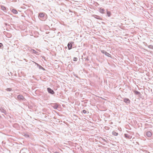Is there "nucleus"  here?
<instances>
[{"instance_id":"obj_21","label":"nucleus","mask_w":153,"mask_h":153,"mask_svg":"<svg viewBox=\"0 0 153 153\" xmlns=\"http://www.w3.org/2000/svg\"><path fill=\"white\" fill-rule=\"evenodd\" d=\"M148 47L150 48H151V49L153 48V46L151 45H149L148 46Z\"/></svg>"},{"instance_id":"obj_25","label":"nucleus","mask_w":153,"mask_h":153,"mask_svg":"<svg viewBox=\"0 0 153 153\" xmlns=\"http://www.w3.org/2000/svg\"><path fill=\"white\" fill-rule=\"evenodd\" d=\"M27 136H28V137H29V135H27Z\"/></svg>"},{"instance_id":"obj_19","label":"nucleus","mask_w":153,"mask_h":153,"mask_svg":"<svg viewBox=\"0 0 153 153\" xmlns=\"http://www.w3.org/2000/svg\"><path fill=\"white\" fill-rule=\"evenodd\" d=\"M12 90V89L10 88H8L6 89V90L8 91H10Z\"/></svg>"},{"instance_id":"obj_2","label":"nucleus","mask_w":153,"mask_h":153,"mask_svg":"<svg viewBox=\"0 0 153 153\" xmlns=\"http://www.w3.org/2000/svg\"><path fill=\"white\" fill-rule=\"evenodd\" d=\"M73 42H69L68 44V50H70L72 48V44L74 43Z\"/></svg>"},{"instance_id":"obj_9","label":"nucleus","mask_w":153,"mask_h":153,"mask_svg":"<svg viewBox=\"0 0 153 153\" xmlns=\"http://www.w3.org/2000/svg\"><path fill=\"white\" fill-rule=\"evenodd\" d=\"M11 11H12V12H13L14 14H17L18 13L17 11L15 9H12V10Z\"/></svg>"},{"instance_id":"obj_7","label":"nucleus","mask_w":153,"mask_h":153,"mask_svg":"<svg viewBox=\"0 0 153 153\" xmlns=\"http://www.w3.org/2000/svg\"><path fill=\"white\" fill-rule=\"evenodd\" d=\"M124 102L127 104L129 103L130 102V101L127 98H125L124 99Z\"/></svg>"},{"instance_id":"obj_5","label":"nucleus","mask_w":153,"mask_h":153,"mask_svg":"<svg viewBox=\"0 0 153 153\" xmlns=\"http://www.w3.org/2000/svg\"><path fill=\"white\" fill-rule=\"evenodd\" d=\"M28 150L27 149H22L20 152V153H26L28 152Z\"/></svg>"},{"instance_id":"obj_12","label":"nucleus","mask_w":153,"mask_h":153,"mask_svg":"<svg viewBox=\"0 0 153 153\" xmlns=\"http://www.w3.org/2000/svg\"><path fill=\"white\" fill-rule=\"evenodd\" d=\"M1 10L4 11H5V10H6V7L3 5L1 6Z\"/></svg>"},{"instance_id":"obj_23","label":"nucleus","mask_w":153,"mask_h":153,"mask_svg":"<svg viewBox=\"0 0 153 153\" xmlns=\"http://www.w3.org/2000/svg\"><path fill=\"white\" fill-rule=\"evenodd\" d=\"M3 46V45L1 43H0V48Z\"/></svg>"},{"instance_id":"obj_24","label":"nucleus","mask_w":153,"mask_h":153,"mask_svg":"<svg viewBox=\"0 0 153 153\" xmlns=\"http://www.w3.org/2000/svg\"><path fill=\"white\" fill-rule=\"evenodd\" d=\"M58 107V106H55V107H54V108L55 109H56Z\"/></svg>"},{"instance_id":"obj_18","label":"nucleus","mask_w":153,"mask_h":153,"mask_svg":"<svg viewBox=\"0 0 153 153\" xmlns=\"http://www.w3.org/2000/svg\"><path fill=\"white\" fill-rule=\"evenodd\" d=\"M107 14L108 16H111V13L109 11H107Z\"/></svg>"},{"instance_id":"obj_20","label":"nucleus","mask_w":153,"mask_h":153,"mask_svg":"<svg viewBox=\"0 0 153 153\" xmlns=\"http://www.w3.org/2000/svg\"><path fill=\"white\" fill-rule=\"evenodd\" d=\"M77 60V58L76 57H74L73 59V60L74 61H76Z\"/></svg>"},{"instance_id":"obj_8","label":"nucleus","mask_w":153,"mask_h":153,"mask_svg":"<svg viewBox=\"0 0 153 153\" xmlns=\"http://www.w3.org/2000/svg\"><path fill=\"white\" fill-rule=\"evenodd\" d=\"M36 64L38 66V67L39 68V69H42L43 70H45V68H44L43 67H42L41 65H39V64H38L37 63H36Z\"/></svg>"},{"instance_id":"obj_16","label":"nucleus","mask_w":153,"mask_h":153,"mask_svg":"<svg viewBox=\"0 0 153 153\" xmlns=\"http://www.w3.org/2000/svg\"><path fill=\"white\" fill-rule=\"evenodd\" d=\"M134 92L137 95H139L140 94V92L137 91H134Z\"/></svg>"},{"instance_id":"obj_3","label":"nucleus","mask_w":153,"mask_h":153,"mask_svg":"<svg viewBox=\"0 0 153 153\" xmlns=\"http://www.w3.org/2000/svg\"><path fill=\"white\" fill-rule=\"evenodd\" d=\"M101 52L103 54H105V55L108 56V57H111V55L108 53L107 52L105 51L104 50H102Z\"/></svg>"},{"instance_id":"obj_14","label":"nucleus","mask_w":153,"mask_h":153,"mask_svg":"<svg viewBox=\"0 0 153 153\" xmlns=\"http://www.w3.org/2000/svg\"><path fill=\"white\" fill-rule=\"evenodd\" d=\"M112 134L115 136H117V135L118 134L115 131H113L112 133Z\"/></svg>"},{"instance_id":"obj_22","label":"nucleus","mask_w":153,"mask_h":153,"mask_svg":"<svg viewBox=\"0 0 153 153\" xmlns=\"http://www.w3.org/2000/svg\"><path fill=\"white\" fill-rule=\"evenodd\" d=\"M82 112L84 114H85L86 113V111L85 110H82Z\"/></svg>"},{"instance_id":"obj_13","label":"nucleus","mask_w":153,"mask_h":153,"mask_svg":"<svg viewBox=\"0 0 153 153\" xmlns=\"http://www.w3.org/2000/svg\"><path fill=\"white\" fill-rule=\"evenodd\" d=\"M124 135L125 137L126 138H127L128 139H130L131 138V137H130L131 136L127 134H125Z\"/></svg>"},{"instance_id":"obj_6","label":"nucleus","mask_w":153,"mask_h":153,"mask_svg":"<svg viewBox=\"0 0 153 153\" xmlns=\"http://www.w3.org/2000/svg\"><path fill=\"white\" fill-rule=\"evenodd\" d=\"M146 135L148 137H151L152 135V133L150 131H148L146 133Z\"/></svg>"},{"instance_id":"obj_10","label":"nucleus","mask_w":153,"mask_h":153,"mask_svg":"<svg viewBox=\"0 0 153 153\" xmlns=\"http://www.w3.org/2000/svg\"><path fill=\"white\" fill-rule=\"evenodd\" d=\"M0 111H1L2 113L4 114H6V111L2 108L0 109Z\"/></svg>"},{"instance_id":"obj_17","label":"nucleus","mask_w":153,"mask_h":153,"mask_svg":"<svg viewBox=\"0 0 153 153\" xmlns=\"http://www.w3.org/2000/svg\"><path fill=\"white\" fill-rule=\"evenodd\" d=\"M94 17L97 19H101L100 17L97 15H95Z\"/></svg>"},{"instance_id":"obj_11","label":"nucleus","mask_w":153,"mask_h":153,"mask_svg":"<svg viewBox=\"0 0 153 153\" xmlns=\"http://www.w3.org/2000/svg\"><path fill=\"white\" fill-rule=\"evenodd\" d=\"M44 15L43 13H40L39 14L38 16L41 18H42L44 17Z\"/></svg>"},{"instance_id":"obj_15","label":"nucleus","mask_w":153,"mask_h":153,"mask_svg":"<svg viewBox=\"0 0 153 153\" xmlns=\"http://www.w3.org/2000/svg\"><path fill=\"white\" fill-rule=\"evenodd\" d=\"M104 11L105 10L104 9L100 8V12L101 13H103Z\"/></svg>"},{"instance_id":"obj_1","label":"nucleus","mask_w":153,"mask_h":153,"mask_svg":"<svg viewBox=\"0 0 153 153\" xmlns=\"http://www.w3.org/2000/svg\"><path fill=\"white\" fill-rule=\"evenodd\" d=\"M47 91L50 94H53L55 93L54 91L52 89L50 88H47Z\"/></svg>"},{"instance_id":"obj_26","label":"nucleus","mask_w":153,"mask_h":153,"mask_svg":"<svg viewBox=\"0 0 153 153\" xmlns=\"http://www.w3.org/2000/svg\"><path fill=\"white\" fill-rule=\"evenodd\" d=\"M33 51H35V52H36V51H35V50H33Z\"/></svg>"},{"instance_id":"obj_4","label":"nucleus","mask_w":153,"mask_h":153,"mask_svg":"<svg viewBox=\"0 0 153 153\" xmlns=\"http://www.w3.org/2000/svg\"><path fill=\"white\" fill-rule=\"evenodd\" d=\"M17 98L19 100H22L24 99V97L22 95H19L17 96Z\"/></svg>"}]
</instances>
